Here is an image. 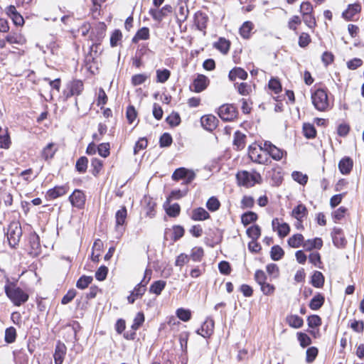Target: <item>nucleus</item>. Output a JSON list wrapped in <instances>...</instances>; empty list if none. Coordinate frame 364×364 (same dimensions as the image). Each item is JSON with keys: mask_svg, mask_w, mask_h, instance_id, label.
Listing matches in <instances>:
<instances>
[{"mask_svg": "<svg viewBox=\"0 0 364 364\" xmlns=\"http://www.w3.org/2000/svg\"><path fill=\"white\" fill-rule=\"evenodd\" d=\"M172 142V136L169 133H164L159 139V144L161 147L170 146Z\"/></svg>", "mask_w": 364, "mask_h": 364, "instance_id": "obj_50", "label": "nucleus"}, {"mask_svg": "<svg viewBox=\"0 0 364 364\" xmlns=\"http://www.w3.org/2000/svg\"><path fill=\"white\" fill-rule=\"evenodd\" d=\"M105 24L100 23L95 31H92L91 33V41L92 42L101 43L104 37L105 36Z\"/></svg>", "mask_w": 364, "mask_h": 364, "instance_id": "obj_18", "label": "nucleus"}, {"mask_svg": "<svg viewBox=\"0 0 364 364\" xmlns=\"http://www.w3.org/2000/svg\"><path fill=\"white\" fill-rule=\"evenodd\" d=\"M318 355V349L316 347H310L306 350V358L307 363H312Z\"/></svg>", "mask_w": 364, "mask_h": 364, "instance_id": "obj_64", "label": "nucleus"}, {"mask_svg": "<svg viewBox=\"0 0 364 364\" xmlns=\"http://www.w3.org/2000/svg\"><path fill=\"white\" fill-rule=\"evenodd\" d=\"M203 250L202 247H194L191 254V258L195 262L201 260L203 256Z\"/></svg>", "mask_w": 364, "mask_h": 364, "instance_id": "obj_60", "label": "nucleus"}, {"mask_svg": "<svg viewBox=\"0 0 364 364\" xmlns=\"http://www.w3.org/2000/svg\"><path fill=\"white\" fill-rule=\"evenodd\" d=\"M219 117L225 122L235 119L238 114L237 108L232 104H225L219 107Z\"/></svg>", "mask_w": 364, "mask_h": 364, "instance_id": "obj_6", "label": "nucleus"}, {"mask_svg": "<svg viewBox=\"0 0 364 364\" xmlns=\"http://www.w3.org/2000/svg\"><path fill=\"white\" fill-rule=\"evenodd\" d=\"M312 103L318 111H326L329 107L327 90L318 88L311 95Z\"/></svg>", "mask_w": 364, "mask_h": 364, "instance_id": "obj_3", "label": "nucleus"}, {"mask_svg": "<svg viewBox=\"0 0 364 364\" xmlns=\"http://www.w3.org/2000/svg\"><path fill=\"white\" fill-rule=\"evenodd\" d=\"M253 26V23L251 21H245L240 28V33L242 37L244 38H249Z\"/></svg>", "mask_w": 364, "mask_h": 364, "instance_id": "obj_41", "label": "nucleus"}, {"mask_svg": "<svg viewBox=\"0 0 364 364\" xmlns=\"http://www.w3.org/2000/svg\"><path fill=\"white\" fill-rule=\"evenodd\" d=\"M284 251L279 245H274L271 248L270 256L272 260L278 261L282 258Z\"/></svg>", "mask_w": 364, "mask_h": 364, "instance_id": "obj_39", "label": "nucleus"}, {"mask_svg": "<svg viewBox=\"0 0 364 364\" xmlns=\"http://www.w3.org/2000/svg\"><path fill=\"white\" fill-rule=\"evenodd\" d=\"M176 316L180 320L186 322L191 319V312L188 309L180 308L176 311Z\"/></svg>", "mask_w": 364, "mask_h": 364, "instance_id": "obj_47", "label": "nucleus"}, {"mask_svg": "<svg viewBox=\"0 0 364 364\" xmlns=\"http://www.w3.org/2000/svg\"><path fill=\"white\" fill-rule=\"evenodd\" d=\"M127 216V210L125 206H122L121 209L117 211L115 214L116 228H119L125 224Z\"/></svg>", "mask_w": 364, "mask_h": 364, "instance_id": "obj_25", "label": "nucleus"}, {"mask_svg": "<svg viewBox=\"0 0 364 364\" xmlns=\"http://www.w3.org/2000/svg\"><path fill=\"white\" fill-rule=\"evenodd\" d=\"M246 135L240 131H237L234 134L233 145L237 150H242L245 146Z\"/></svg>", "mask_w": 364, "mask_h": 364, "instance_id": "obj_23", "label": "nucleus"}, {"mask_svg": "<svg viewBox=\"0 0 364 364\" xmlns=\"http://www.w3.org/2000/svg\"><path fill=\"white\" fill-rule=\"evenodd\" d=\"M181 207L178 203H173L166 208V214L170 217H177L180 214Z\"/></svg>", "mask_w": 364, "mask_h": 364, "instance_id": "obj_48", "label": "nucleus"}, {"mask_svg": "<svg viewBox=\"0 0 364 364\" xmlns=\"http://www.w3.org/2000/svg\"><path fill=\"white\" fill-rule=\"evenodd\" d=\"M4 291L6 296L16 306H20L25 304L29 298L28 294L25 292L21 288L17 287L15 282H10L6 279V284L4 286Z\"/></svg>", "mask_w": 364, "mask_h": 364, "instance_id": "obj_1", "label": "nucleus"}, {"mask_svg": "<svg viewBox=\"0 0 364 364\" xmlns=\"http://www.w3.org/2000/svg\"><path fill=\"white\" fill-rule=\"evenodd\" d=\"M324 301V296L321 294L318 293L311 299L309 305V308L311 310H318L323 306Z\"/></svg>", "mask_w": 364, "mask_h": 364, "instance_id": "obj_28", "label": "nucleus"}, {"mask_svg": "<svg viewBox=\"0 0 364 364\" xmlns=\"http://www.w3.org/2000/svg\"><path fill=\"white\" fill-rule=\"evenodd\" d=\"M102 165L103 164L101 160L97 158H93L91 161V166L92 168V173L96 176L100 173Z\"/></svg>", "mask_w": 364, "mask_h": 364, "instance_id": "obj_55", "label": "nucleus"}, {"mask_svg": "<svg viewBox=\"0 0 364 364\" xmlns=\"http://www.w3.org/2000/svg\"><path fill=\"white\" fill-rule=\"evenodd\" d=\"M361 10V6L358 3L348 5L347 9L343 12V16L348 21L352 20L353 16Z\"/></svg>", "mask_w": 364, "mask_h": 364, "instance_id": "obj_19", "label": "nucleus"}, {"mask_svg": "<svg viewBox=\"0 0 364 364\" xmlns=\"http://www.w3.org/2000/svg\"><path fill=\"white\" fill-rule=\"evenodd\" d=\"M258 218L257 213L252 211H248L242 214L241 217L242 223L247 226L249 224L255 222Z\"/></svg>", "mask_w": 364, "mask_h": 364, "instance_id": "obj_36", "label": "nucleus"}, {"mask_svg": "<svg viewBox=\"0 0 364 364\" xmlns=\"http://www.w3.org/2000/svg\"><path fill=\"white\" fill-rule=\"evenodd\" d=\"M324 284V277L321 272L315 271L311 277V284L316 288H321Z\"/></svg>", "mask_w": 364, "mask_h": 364, "instance_id": "obj_34", "label": "nucleus"}, {"mask_svg": "<svg viewBox=\"0 0 364 364\" xmlns=\"http://www.w3.org/2000/svg\"><path fill=\"white\" fill-rule=\"evenodd\" d=\"M108 268L104 265L101 266L95 272V278L98 281H104L107 275Z\"/></svg>", "mask_w": 364, "mask_h": 364, "instance_id": "obj_63", "label": "nucleus"}, {"mask_svg": "<svg viewBox=\"0 0 364 364\" xmlns=\"http://www.w3.org/2000/svg\"><path fill=\"white\" fill-rule=\"evenodd\" d=\"M247 235L252 240H257L261 235V228L257 225H254L247 229Z\"/></svg>", "mask_w": 364, "mask_h": 364, "instance_id": "obj_38", "label": "nucleus"}, {"mask_svg": "<svg viewBox=\"0 0 364 364\" xmlns=\"http://www.w3.org/2000/svg\"><path fill=\"white\" fill-rule=\"evenodd\" d=\"M236 178L238 185L246 188L252 187L256 183H261L262 182L261 175L256 171L252 173L247 171H239L236 175Z\"/></svg>", "mask_w": 364, "mask_h": 364, "instance_id": "obj_2", "label": "nucleus"}, {"mask_svg": "<svg viewBox=\"0 0 364 364\" xmlns=\"http://www.w3.org/2000/svg\"><path fill=\"white\" fill-rule=\"evenodd\" d=\"M109 143H102L97 146L98 154L104 158H107L110 154Z\"/></svg>", "mask_w": 364, "mask_h": 364, "instance_id": "obj_52", "label": "nucleus"}, {"mask_svg": "<svg viewBox=\"0 0 364 364\" xmlns=\"http://www.w3.org/2000/svg\"><path fill=\"white\" fill-rule=\"evenodd\" d=\"M68 191V186H57L53 188L49 189L46 192V197L49 200H53L58 197L63 196Z\"/></svg>", "mask_w": 364, "mask_h": 364, "instance_id": "obj_15", "label": "nucleus"}, {"mask_svg": "<svg viewBox=\"0 0 364 364\" xmlns=\"http://www.w3.org/2000/svg\"><path fill=\"white\" fill-rule=\"evenodd\" d=\"M248 156L254 163L259 164H267L269 161V157L264 149V144L258 147L250 146L248 149Z\"/></svg>", "mask_w": 364, "mask_h": 364, "instance_id": "obj_4", "label": "nucleus"}, {"mask_svg": "<svg viewBox=\"0 0 364 364\" xmlns=\"http://www.w3.org/2000/svg\"><path fill=\"white\" fill-rule=\"evenodd\" d=\"M208 83L209 80L206 76L204 75H198L197 77L190 86V88L196 92H200L207 87Z\"/></svg>", "mask_w": 364, "mask_h": 364, "instance_id": "obj_10", "label": "nucleus"}, {"mask_svg": "<svg viewBox=\"0 0 364 364\" xmlns=\"http://www.w3.org/2000/svg\"><path fill=\"white\" fill-rule=\"evenodd\" d=\"M208 21V16L203 13L202 11H198L195 14L194 16V23L196 28L203 31L204 35H205V29L207 28V24Z\"/></svg>", "mask_w": 364, "mask_h": 364, "instance_id": "obj_12", "label": "nucleus"}, {"mask_svg": "<svg viewBox=\"0 0 364 364\" xmlns=\"http://www.w3.org/2000/svg\"><path fill=\"white\" fill-rule=\"evenodd\" d=\"M214 328V322L213 320L205 321L203 323L200 330L202 332L200 333V330H197L196 333L199 335H201L203 338L209 337L213 332Z\"/></svg>", "mask_w": 364, "mask_h": 364, "instance_id": "obj_20", "label": "nucleus"}, {"mask_svg": "<svg viewBox=\"0 0 364 364\" xmlns=\"http://www.w3.org/2000/svg\"><path fill=\"white\" fill-rule=\"evenodd\" d=\"M92 277L91 276L82 275L77 281L76 287L80 289H85L92 282Z\"/></svg>", "mask_w": 364, "mask_h": 364, "instance_id": "obj_43", "label": "nucleus"}, {"mask_svg": "<svg viewBox=\"0 0 364 364\" xmlns=\"http://www.w3.org/2000/svg\"><path fill=\"white\" fill-rule=\"evenodd\" d=\"M304 242V236L301 234H294L288 239V245L293 248L299 247Z\"/></svg>", "mask_w": 364, "mask_h": 364, "instance_id": "obj_32", "label": "nucleus"}, {"mask_svg": "<svg viewBox=\"0 0 364 364\" xmlns=\"http://www.w3.org/2000/svg\"><path fill=\"white\" fill-rule=\"evenodd\" d=\"M29 244L33 251L32 253L38 255L41 250L39 236L36 233L31 235L29 237Z\"/></svg>", "mask_w": 364, "mask_h": 364, "instance_id": "obj_30", "label": "nucleus"}, {"mask_svg": "<svg viewBox=\"0 0 364 364\" xmlns=\"http://www.w3.org/2000/svg\"><path fill=\"white\" fill-rule=\"evenodd\" d=\"M6 41L9 44H17L22 46L26 40L21 33L11 32L6 36Z\"/></svg>", "mask_w": 364, "mask_h": 364, "instance_id": "obj_21", "label": "nucleus"}, {"mask_svg": "<svg viewBox=\"0 0 364 364\" xmlns=\"http://www.w3.org/2000/svg\"><path fill=\"white\" fill-rule=\"evenodd\" d=\"M16 338V330L14 327L7 328L5 331V341L7 343H12Z\"/></svg>", "mask_w": 364, "mask_h": 364, "instance_id": "obj_44", "label": "nucleus"}, {"mask_svg": "<svg viewBox=\"0 0 364 364\" xmlns=\"http://www.w3.org/2000/svg\"><path fill=\"white\" fill-rule=\"evenodd\" d=\"M291 176L295 181L298 182L301 185H304L307 183V176L299 171H294Z\"/></svg>", "mask_w": 364, "mask_h": 364, "instance_id": "obj_57", "label": "nucleus"}, {"mask_svg": "<svg viewBox=\"0 0 364 364\" xmlns=\"http://www.w3.org/2000/svg\"><path fill=\"white\" fill-rule=\"evenodd\" d=\"M307 212L306 206L303 204H299L293 209L291 215L298 221L301 222L302 219L306 215Z\"/></svg>", "mask_w": 364, "mask_h": 364, "instance_id": "obj_26", "label": "nucleus"}, {"mask_svg": "<svg viewBox=\"0 0 364 364\" xmlns=\"http://www.w3.org/2000/svg\"><path fill=\"white\" fill-rule=\"evenodd\" d=\"M286 322L289 324V326L294 328H299L302 327L304 324L303 318L297 315L294 314L288 315L286 317Z\"/></svg>", "mask_w": 364, "mask_h": 364, "instance_id": "obj_24", "label": "nucleus"}, {"mask_svg": "<svg viewBox=\"0 0 364 364\" xmlns=\"http://www.w3.org/2000/svg\"><path fill=\"white\" fill-rule=\"evenodd\" d=\"M332 240L335 246L337 247H343L346 244V240L341 228H334L332 232Z\"/></svg>", "mask_w": 364, "mask_h": 364, "instance_id": "obj_16", "label": "nucleus"}, {"mask_svg": "<svg viewBox=\"0 0 364 364\" xmlns=\"http://www.w3.org/2000/svg\"><path fill=\"white\" fill-rule=\"evenodd\" d=\"M6 14L11 18L14 25L21 26L24 23L23 16L17 11L16 7L10 5L6 8Z\"/></svg>", "mask_w": 364, "mask_h": 364, "instance_id": "obj_11", "label": "nucleus"}, {"mask_svg": "<svg viewBox=\"0 0 364 364\" xmlns=\"http://www.w3.org/2000/svg\"><path fill=\"white\" fill-rule=\"evenodd\" d=\"M166 285V282L164 280L156 281L150 286L149 292L156 295H160Z\"/></svg>", "mask_w": 364, "mask_h": 364, "instance_id": "obj_31", "label": "nucleus"}, {"mask_svg": "<svg viewBox=\"0 0 364 364\" xmlns=\"http://www.w3.org/2000/svg\"><path fill=\"white\" fill-rule=\"evenodd\" d=\"M235 87H237L238 92L242 95H247L251 92V86L246 82L235 83Z\"/></svg>", "mask_w": 364, "mask_h": 364, "instance_id": "obj_54", "label": "nucleus"}, {"mask_svg": "<svg viewBox=\"0 0 364 364\" xmlns=\"http://www.w3.org/2000/svg\"><path fill=\"white\" fill-rule=\"evenodd\" d=\"M214 47L221 53L226 54L230 50V43L224 38H220L218 41L215 43Z\"/></svg>", "mask_w": 364, "mask_h": 364, "instance_id": "obj_33", "label": "nucleus"}, {"mask_svg": "<svg viewBox=\"0 0 364 364\" xmlns=\"http://www.w3.org/2000/svg\"><path fill=\"white\" fill-rule=\"evenodd\" d=\"M57 150V146L54 143H49L42 150L41 156L45 160H48L53 157Z\"/></svg>", "mask_w": 364, "mask_h": 364, "instance_id": "obj_27", "label": "nucleus"}, {"mask_svg": "<svg viewBox=\"0 0 364 364\" xmlns=\"http://www.w3.org/2000/svg\"><path fill=\"white\" fill-rule=\"evenodd\" d=\"M228 77L231 81H235L237 78L245 80L247 77V73L241 68H235L230 71Z\"/></svg>", "mask_w": 364, "mask_h": 364, "instance_id": "obj_22", "label": "nucleus"}, {"mask_svg": "<svg viewBox=\"0 0 364 364\" xmlns=\"http://www.w3.org/2000/svg\"><path fill=\"white\" fill-rule=\"evenodd\" d=\"M66 351H67V348H66L65 345L60 341H58V343L55 346V353L53 355L55 364H62L63 363V362L64 360V357L66 354Z\"/></svg>", "mask_w": 364, "mask_h": 364, "instance_id": "obj_14", "label": "nucleus"}, {"mask_svg": "<svg viewBox=\"0 0 364 364\" xmlns=\"http://www.w3.org/2000/svg\"><path fill=\"white\" fill-rule=\"evenodd\" d=\"M69 200L73 206L78 209H82L85 206V196L82 191L75 189L73 192V193L69 196Z\"/></svg>", "mask_w": 364, "mask_h": 364, "instance_id": "obj_8", "label": "nucleus"}, {"mask_svg": "<svg viewBox=\"0 0 364 364\" xmlns=\"http://www.w3.org/2000/svg\"><path fill=\"white\" fill-rule=\"evenodd\" d=\"M308 326L310 328H316L321 324V318L318 315L309 316L307 318Z\"/></svg>", "mask_w": 364, "mask_h": 364, "instance_id": "obj_58", "label": "nucleus"}, {"mask_svg": "<svg viewBox=\"0 0 364 364\" xmlns=\"http://www.w3.org/2000/svg\"><path fill=\"white\" fill-rule=\"evenodd\" d=\"M209 218L210 214L203 208H198L193 210L191 218L193 220H204Z\"/></svg>", "mask_w": 364, "mask_h": 364, "instance_id": "obj_29", "label": "nucleus"}, {"mask_svg": "<svg viewBox=\"0 0 364 364\" xmlns=\"http://www.w3.org/2000/svg\"><path fill=\"white\" fill-rule=\"evenodd\" d=\"M172 11V6L171 5L166 4L161 9H151L149 11V14L155 21L161 22L162 19L166 16L168 14L171 13Z\"/></svg>", "mask_w": 364, "mask_h": 364, "instance_id": "obj_9", "label": "nucleus"}, {"mask_svg": "<svg viewBox=\"0 0 364 364\" xmlns=\"http://www.w3.org/2000/svg\"><path fill=\"white\" fill-rule=\"evenodd\" d=\"M148 141L145 137L140 138L135 144L134 147V154L136 155L139 151L147 147Z\"/></svg>", "mask_w": 364, "mask_h": 364, "instance_id": "obj_49", "label": "nucleus"}, {"mask_svg": "<svg viewBox=\"0 0 364 364\" xmlns=\"http://www.w3.org/2000/svg\"><path fill=\"white\" fill-rule=\"evenodd\" d=\"M166 120L171 127H176L181 123V117L177 112L171 113Z\"/></svg>", "mask_w": 364, "mask_h": 364, "instance_id": "obj_51", "label": "nucleus"}, {"mask_svg": "<svg viewBox=\"0 0 364 364\" xmlns=\"http://www.w3.org/2000/svg\"><path fill=\"white\" fill-rule=\"evenodd\" d=\"M264 149L267 156H270L274 160L279 161L282 159L284 151L277 147L269 141L264 142Z\"/></svg>", "mask_w": 364, "mask_h": 364, "instance_id": "obj_7", "label": "nucleus"}, {"mask_svg": "<svg viewBox=\"0 0 364 364\" xmlns=\"http://www.w3.org/2000/svg\"><path fill=\"white\" fill-rule=\"evenodd\" d=\"M88 159L85 156L80 157L75 165L76 170L80 173H85L87 168Z\"/></svg>", "mask_w": 364, "mask_h": 364, "instance_id": "obj_45", "label": "nucleus"}, {"mask_svg": "<svg viewBox=\"0 0 364 364\" xmlns=\"http://www.w3.org/2000/svg\"><path fill=\"white\" fill-rule=\"evenodd\" d=\"M67 85L75 95H80L83 90V83L81 80H73L68 82Z\"/></svg>", "mask_w": 364, "mask_h": 364, "instance_id": "obj_35", "label": "nucleus"}, {"mask_svg": "<svg viewBox=\"0 0 364 364\" xmlns=\"http://www.w3.org/2000/svg\"><path fill=\"white\" fill-rule=\"evenodd\" d=\"M298 340L301 347L305 348L311 343V340L309 336L302 332L297 333Z\"/></svg>", "mask_w": 364, "mask_h": 364, "instance_id": "obj_59", "label": "nucleus"}, {"mask_svg": "<svg viewBox=\"0 0 364 364\" xmlns=\"http://www.w3.org/2000/svg\"><path fill=\"white\" fill-rule=\"evenodd\" d=\"M304 135L307 139H314L316 136V130L314 126L309 123H304L303 125Z\"/></svg>", "mask_w": 364, "mask_h": 364, "instance_id": "obj_37", "label": "nucleus"}, {"mask_svg": "<svg viewBox=\"0 0 364 364\" xmlns=\"http://www.w3.org/2000/svg\"><path fill=\"white\" fill-rule=\"evenodd\" d=\"M148 76L145 74H136L132 77V84L134 86H138L143 84L147 79Z\"/></svg>", "mask_w": 364, "mask_h": 364, "instance_id": "obj_62", "label": "nucleus"}, {"mask_svg": "<svg viewBox=\"0 0 364 364\" xmlns=\"http://www.w3.org/2000/svg\"><path fill=\"white\" fill-rule=\"evenodd\" d=\"M353 166V161L349 156H345L341 159L338 163V169L343 175L349 174Z\"/></svg>", "mask_w": 364, "mask_h": 364, "instance_id": "obj_17", "label": "nucleus"}, {"mask_svg": "<svg viewBox=\"0 0 364 364\" xmlns=\"http://www.w3.org/2000/svg\"><path fill=\"white\" fill-rule=\"evenodd\" d=\"M6 235L9 245L16 247L22 235L21 227L16 223H11L7 228Z\"/></svg>", "mask_w": 364, "mask_h": 364, "instance_id": "obj_5", "label": "nucleus"}, {"mask_svg": "<svg viewBox=\"0 0 364 364\" xmlns=\"http://www.w3.org/2000/svg\"><path fill=\"white\" fill-rule=\"evenodd\" d=\"M185 232L184 228L181 225H173V236L172 240L173 242L178 240L181 238Z\"/></svg>", "mask_w": 364, "mask_h": 364, "instance_id": "obj_53", "label": "nucleus"}, {"mask_svg": "<svg viewBox=\"0 0 364 364\" xmlns=\"http://www.w3.org/2000/svg\"><path fill=\"white\" fill-rule=\"evenodd\" d=\"M276 231H277L279 237L284 238L289 235L290 232V226L287 223H282Z\"/></svg>", "mask_w": 364, "mask_h": 364, "instance_id": "obj_56", "label": "nucleus"}, {"mask_svg": "<svg viewBox=\"0 0 364 364\" xmlns=\"http://www.w3.org/2000/svg\"><path fill=\"white\" fill-rule=\"evenodd\" d=\"M149 38V29L146 27L140 28L132 38L133 43H136L139 40H147Z\"/></svg>", "mask_w": 364, "mask_h": 364, "instance_id": "obj_40", "label": "nucleus"}, {"mask_svg": "<svg viewBox=\"0 0 364 364\" xmlns=\"http://www.w3.org/2000/svg\"><path fill=\"white\" fill-rule=\"evenodd\" d=\"M200 123L205 129L211 132L218 127V119L213 114H208L201 117Z\"/></svg>", "mask_w": 364, "mask_h": 364, "instance_id": "obj_13", "label": "nucleus"}, {"mask_svg": "<svg viewBox=\"0 0 364 364\" xmlns=\"http://www.w3.org/2000/svg\"><path fill=\"white\" fill-rule=\"evenodd\" d=\"M220 201L214 196L210 197L206 203L207 208L212 212L218 210L220 208Z\"/></svg>", "mask_w": 364, "mask_h": 364, "instance_id": "obj_46", "label": "nucleus"}, {"mask_svg": "<svg viewBox=\"0 0 364 364\" xmlns=\"http://www.w3.org/2000/svg\"><path fill=\"white\" fill-rule=\"evenodd\" d=\"M171 76V72L168 69H159L156 70V82H166Z\"/></svg>", "mask_w": 364, "mask_h": 364, "instance_id": "obj_42", "label": "nucleus"}, {"mask_svg": "<svg viewBox=\"0 0 364 364\" xmlns=\"http://www.w3.org/2000/svg\"><path fill=\"white\" fill-rule=\"evenodd\" d=\"M266 269L268 274L272 277L277 278L279 277V269L276 264H269L267 265Z\"/></svg>", "mask_w": 364, "mask_h": 364, "instance_id": "obj_61", "label": "nucleus"}]
</instances>
